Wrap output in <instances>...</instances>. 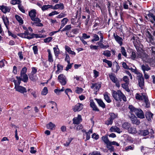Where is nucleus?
Returning <instances> with one entry per match:
<instances>
[{
	"label": "nucleus",
	"mask_w": 155,
	"mask_h": 155,
	"mask_svg": "<svg viewBox=\"0 0 155 155\" xmlns=\"http://www.w3.org/2000/svg\"><path fill=\"white\" fill-rule=\"evenodd\" d=\"M79 31V29L78 28H74L72 30L71 32H72L73 34H77L78 33Z\"/></svg>",
	"instance_id": "nucleus-61"
},
{
	"label": "nucleus",
	"mask_w": 155,
	"mask_h": 155,
	"mask_svg": "<svg viewBox=\"0 0 155 155\" xmlns=\"http://www.w3.org/2000/svg\"><path fill=\"white\" fill-rule=\"evenodd\" d=\"M0 9L4 13H6L7 12H9L10 10V8L7 6L2 5L0 6Z\"/></svg>",
	"instance_id": "nucleus-17"
},
{
	"label": "nucleus",
	"mask_w": 155,
	"mask_h": 155,
	"mask_svg": "<svg viewBox=\"0 0 155 155\" xmlns=\"http://www.w3.org/2000/svg\"><path fill=\"white\" fill-rule=\"evenodd\" d=\"M64 87H62L61 90L58 89H55L54 90V92L58 94H59L61 92L64 91Z\"/></svg>",
	"instance_id": "nucleus-52"
},
{
	"label": "nucleus",
	"mask_w": 155,
	"mask_h": 155,
	"mask_svg": "<svg viewBox=\"0 0 155 155\" xmlns=\"http://www.w3.org/2000/svg\"><path fill=\"white\" fill-rule=\"evenodd\" d=\"M16 78L18 80L17 81L15 80H13V82L15 84V87L20 86V84L21 83V81H22L21 78V77L18 76H16Z\"/></svg>",
	"instance_id": "nucleus-22"
},
{
	"label": "nucleus",
	"mask_w": 155,
	"mask_h": 155,
	"mask_svg": "<svg viewBox=\"0 0 155 155\" xmlns=\"http://www.w3.org/2000/svg\"><path fill=\"white\" fill-rule=\"evenodd\" d=\"M33 50L35 54H37L38 53V49L37 46H34L33 47Z\"/></svg>",
	"instance_id": "nucleus-59"
},
{
	"label": "nucleus",
	"mask_w": 155,
	"mask_h": 155,
	"mask_svg": "<svg viewBox=\"0 0 155 155\" xmlns=\"http://www.w3.org/2000/svg\"><path fill=\"white\" fill-rule=\"evenodd\" d=\"M122 66L124 68V69H129L130 68L129 66H127V64L125 62H123L122 63Z\"/></svg>",
	"instance_id": "nucleus-64"
},
{
	"label": "nucleus",
	"mask_w": 155,
	"mask_h": 155,
	"mask_svg": "<svg viewBox=\"0 0 155 155\" xmlns=\"http://www.w3.org/2000/svg\"><path fill=\"white\" fill-rule=\"evenodd\" d=\"M93 73L94 74V77L95 78H97L99 76V72L96 70H93Z\"/></svg>",
	"instance_id": "nucleus-62"
},
{
	"label": "nucleus",
	"mask_w": 155,
	"mask_h": 155,
	"mask_svg": "<svg viewBox=\"0 0 155 155\" xmlns=\"http://www.w3.org/2000/svg\"><path fill=\"white\" fill-rule=\"evenodd\" d=\"M128 132L131 134H136L137 131L135 128L132 127H131L127 130Z\"/></svg>",
	"instance_id": "nucleus-39"
},
{
	"label": "nucleus",
	"mask_w": 155,
	"mask_h": 155,
	"mask_svg": "<svg viewBox=\"0 0 155 155\" xmlns=\"http://www.w3.org/2000/svg\"><path fill=\"white\" fill-rule=\"evenodd\" d=\"M30 36H31V37H32V38H34L35 37L36 38H44L45 37H43V35H40L38 34H34L33 33L31 34V35H30Z\"/></svg>",
	"instance_id": "nucleus-47"
},
{
	"label": "nucleus",
	"mask_w": 155,
	"mask_h": 155,
	"mask_svg": "<svg viewBox=\"0 0 155 155\" xmlns=\"http://www.w3.org/2000/svg\"><path fill=\"white\" fill-rule=\"evenodd\" d=\"M115 143H116V144H111L110 145H107V148L109 150L110 152H111L112 151H114V147L113 146H111L112 145H115L117 146H119V144L117 143V142H116L115 141Z\"/></svg>",
	"instance_id": "nucleus-28"
},
{
	"label": "nucleus",
	"mask_w": 155,
	"mask_h": 155,
	"mask_svg": "<svg viewBox=\"0 0 155 155\" xmlns=\"http://www.w3.org/2000/svg\"><path fill=\"white\" fill-rule=\"evenodd\" d=\"M48 91L47 87H44L41 92V94L43 95H46L48 93Z\"/></svg>",
	"instance_id": "nucleus-58"
},
{
	"label": "nucleus",
	"mask_w": 155,
	"mask_h": 155,
	"mask_svg": "<svg viewBox=\"0 0 155 155\" xmlns=\"http://www.w3.org/2000/svg\"><path fill=\"white\" fill-rule=\"evenodd\" d=\"M109 94L107 92H106L104 94V98L106 101L108 103H109L111 102L109 95Z\"/></svg>",
	"instance_id": "nucleus-26"
},
{
	"label": "nucleus",
	"mask_w": 155,
	"mask_h": 155,
	"mask_svg": "<svg viewBox=\"0 0 155 155\" xmlns=\"http://www.w3.org/2000/svg\"><path fill=\"white\" fill-rule=\"evenodd\" d=\"M103 54L107 57H110L111 55L110 51L108 50L104 51Z\"/></svg>",
	"instance_id": "nucleus-44"
},
{
	"label": "nucleus",
	"mask_w": 155,
	"mask_h": 155,
	"mask_svg": "<svg viewBox=\"0 0 155 155\" xmlns=\"http://www.w3.org/2000/svg\"><path fill=\"white\" fill-rule=\"evenodd\" d=\"M64 8V5L62 3H60L59 4H56L54 6H52V9H59L61 10H63Z\"/></svg>",
	"instance_id": "nucleus-20"
},
{
	"label": "nucleus",
	"mask_w": 155,
	"mask_h": 155,
	"mask_svg": "<svg viewBox=\"0 0 155 155\" xmlns=\"http://www.w3.org/2000/svg\"><path fill=\"white\" fill-rule=\"evenodd\" d=\"M129 109L130 110V113L134 112L135 113V111L137 109V108H135L134 106L132 105H130L129 107Z\"/></svg>",
	"instance_id": "nucleus-54"
},
{
	"label": "nucleus",
	"mask_w": 155,
	"mask_h": 155,
	"mask_svg": "<svg viewBox=\"0 0 155 155\" xmlns=\"http://www.w3.org/2000/svg\"><path fill=\"white\" fill-rule=\"evenodd\" d=\"M19 77H21V78L22 81H23L24 82H27L28 80V75L26 74H20V76Z\"/></svg>",
	"instance_id": "nucleus-25"
},
{
	"label": "nucleus",
	"mask_w": 155,
	"mask_h": 155,
	"mask_svg": "<svg viewBox=\"0 0 155 155\" xmlns=\"http://www.w3.org/2000/svg\"><path fill=\"white\" fill-rule=\"evenodd\" d=\"M153 114L150 111L147 112L145 114V117L147 119L150 121L153 118Z\"/></svg>",
	"instance_id": "nucleus-23"
},
{
	"label": "nucleus",
	"mask_w": 155,
	"mask_h": 155,
	"mask_svg": "<svg viewBox=\"0 0 155 155\" xmlns=\"http://www.w3.org/2000/svg\"><path fill=\"white\" fill-rule=\"evenodd\" d=\"M47 51L48 53V61L50 62H52L54 61L50 49H48Z\"/></svg>",
	"instance_id": "nucleus-33"
},
{
	"label": "nucleus",
	"mask_w": 155,
	"mask_h": 155,
	"mask_svg": "<svg viewBox=\"0 0 155 155\" xmlns=\"http://www.w3.org/2000/svg\"><path fill=\"white\" fill-rule=\"evenodd\" d=\"M65 48L66 51L70 54L75 55V53L71 50V48L68 46L66 45L65 46Z\"/></svg>",
	"instance_id": "nucleus-32"
},
{
	"label": "nucleus",
	"mask_w": 155,
	"mask_h": 155,
	"mask_svg": "<svg viewBox=\"0 0 155 155\" xmlns=\"http://www.w3.org/2000/svg\"><path fill=\"white\" fill-rule=\"evenodd\" d=\"M90 105L91 107L92 108L93 110L97 111H99V109L97 108V107L95 105L93 100H90Z\"/></svg>",
	"instance_id": "nucleus-19"
},
{
	"label": "nucleus",
	"mask_w": 155,
	"mask_h": 155,
	"mask_svg": "<svg viewBox=\"0 0 155 155\" xmlns=\"http://www.w3.org/2000/svg\"><path fill=\"white\" fill-rule=\"evenodd\" d=\"M110 130L111 132H117L119 134L122 132V131L120 130V129L116 126H112L110 128Z\"/></svg>",
	"instance_id": "nucleus-18"
},
{
	"label": "nucleus",
	"mask_w": 155,
	"mask_h": 155,
	"mask_svg": "<svg viewBox=\"0 0 155 155\" xmlns=\"http://www.w3.org/2000/svg\"><path fill=\"white\" fill-rule=\"evenodd\" d=\"M113 36L115 40L121 46L123 44L122 41L123 40L122 38L120 37L117 35H116L115 33H114Z\"/></svg>",
	"instance_id": "nucleus-16"
},
{
	"label": "nucleus",
	"mask_w": 155,
	"mask_h": 155,
	"mask_svg": "<svg viewBox=\"0 0 155 155\" xmlns=\"http://www.w3.org/2000/svg\"><path fill=\"white\" fill-rule=\"evenodd\" d=\"M32 25L38 27H42L43 26V25L40 22H34L32 23Z\"/></svg>",
	"instance_id": "nucleus-56"
},
{
	"label": "nucleus",
	"mask_w": 155,
	"mask_h": 155,
	"mask_svg": "<svg viewBox=\"0 0 155 155\" xmlns=\"http://www.w3.org/2000/svg\"><path fill=\"white\" fill-rule=\"evenodd\" d=\"M15 89L16 91L22 94H24L27 92L26 89L25 87L21 86L15 87Z\"/></svg>",
	"instance_id": "nucleus-13"
},
{
	"label": "nucleus",
	"mask_w": 155,
	"mask_h": 155,
	"mask_svg": "<svg viewBox=\"0 0 155 155\" xmlns=\"http://www.w3.org/2000/svg\"><path fill=\"white\" fill-rule=\"evenodd\" d=\"M31 34L29 33L28 31H26L23 33H20L18 34V35L22 38H27L28 39H32V37L30 36Z\"/></svg>",
	"instance_id": "nucleus-12"
},
{
	"label": "nucleus",
	"mask_w": 155,
	"mask_h": 155,
	"mask_svg": "<svg viewBox=\"0 0 155 155\" xmlns=\"http://www.w3.org/2000/svg\"><path fill=\"white\" fill-rule=\"evenodd\" d=\"M147 96L145 95H143V93H142L140 94L139 93H137L135 95V98L136 99L139 100V101H143V99H144V97Z\"/></svg>",
	"instance_id": "nucleus-21"
},
{
	"label": "nucleus",
	"mask_w": 155,
	"mask_h": 155,
	"mask_svg": "<svg viewBox=\"0 0 155 155\" xmlns=\"http://www.w3.org/2000/svg\"><path fill=\"white\" fill-rule=\"evenodd\" d=\"M103 62L107 63L108 65V66L110 68H111L112 66V62L111 61L108 60L106 59H104L103 60Z\"/></svg>",
	"instance_id": "nucleus-48"
},
{
	"label": "nucleus",
	"mask_w": 155,
	"mask_h": 155,
	"mask_svg": "<svg viewBox=\"0 0 155 155\" xmlns=\"http://www.w3.org/2000/svg\"><path fill=\"white\" fill-rule=\"evenodd\" d=\"M92 85L91 87V88H94L96 90V91H98L101 86V82H98L95 84L92 83Z\"/></svg>",
	"instance_id": "nucleus-15"
},
{
	"label": "nucleus",
	"mask_w": 155,
	"mask_h": 155,
	"mask_svg": "<svg viewBox=\"0 0 155 155\" xmlns=\"http://www.w3.org/2000/svg\"><path fill=\"white\" fill-rule=\"evenodd\" d=\"M149 134V132L148 130H140V134L142 135L143 136H145L148 135Z\"/></svg>",
	"instance_id": "nucleus-43"
},
{
	"label": "nucleus",
	"mask_w": 155,
	"mask_h": 155,
	"mask_svg": "<svg viewBox=\"0 0 155 155\" xmlns=\"http://www.w3.org/2000/svg\"><path fill=\"white\" fill-rule=\"evenodd\" d=\"M109 77L112 81L114 83H115L116 86L117 87H119L120 84L119 81L115 76L112 74H111L109 75Z\"/></svg>",
	"instance_id": "nucleus-11"
},
{
	"label": "nucleus",
	"mask_w": 155,
	"mask_h": 155,
	"mask_svg": "<svg viewBox=\"0 0 155 155\" xmlns=\"http://www.w3.org/2000/svg\"><path fill=\"white\" fill-rule=\"evenodd\" d=\"M131 126V125L128 122L124 123L122 125V128L127 130L129 129Z\"/></svg>",
	"instance_id": "nucleus-31"
},
{
	"label": "nucleus",
	"mask_w": 155,
	"mask_h": 155,
	"mask_svg": "<svg viewBox=\"0 0 155 155\" xmlns=\"http://www.w3.org/2000/svg\"><path fill=\"white\" fill-rule=\"evenodd\" d=\"M21 3L20 0H12L11 1V3L13 5L15 4H20Z\"/></svg>",
	"instance_id": "nucleus-49"
},
{
	"label": "nucleus",
	"mask_w": 155,
	"mask_h": 155,
	"mask_svg": "<svg viewBox=\"0 0 155 155\" xmlns=\"http://www.w3.org/2000/svg\"><path fill=\"white\" fill-rule=\"evenodd\" d=\"M52 5H45L41 7L42 10L43 11L47 10L48 8H52Z\"/></svg>",
	"instance_id": "nucleus-38"
},
{
	"label": "nucleus",
	"mask_w": 155,
	"mask_h": 155,
	"mask_svg": "<svg viewBox=\"0 0 155 155\" xmlns=\"http://www.w3.org/2000/svg\"><path fill=\"white\" fill-rule=\"evenodd\" d=\"M113 120L110 118L109 117L108 119L105 121V124L107 125H111L113 122Z\"/></svg>",
	"instance_id": "nucleus-50"
},
{
	"label": "nucleus",
	"mask_w": 155,
	"mask_h": 155,
	"mask_svg": "<svg viewBox=\"0 0 155 155\" xmlns=\"http://www.w3.org/2000/svg\"><path fill=\"white\" fill-rule=\"evenodd\" d=\"M15 17L16 20L21 24H23V21L19 15H15Z\"/></svg>",
	"instance_id": "nucleus-40"
},
{
	"label": "nucleus",
	"mask_w": 155,
	"mask_h": 155,
	"mask_svg": "<svg viewBox=\"0 0 155 155\" xmlns=\"http://www.w3.org/2000/svg\"><path fill=\"white\" fill-rule=\"evenodd\" d=\"M2 18L3 20L5 25L9 24V22L8 20V19L7 17V16H5V15H3L2 17Z\"/></svg>",
	"instance_id": "nucleus-41"
},
{
	"label": "nucleus",
	"mask_w": 155,
	"mask_h": 155,
	"mask_svg": "<svg viewBox=\"0 0 155 155\" xmlns=\"http://www.w3.org/2000/svg\"><path fill=\"white\" fill-rule=\"evenodd\" d=\"M73 139L72 138H68L66 142L64 143V145L66 147L68 146Z\"/></svg>",
	"instance_id": "nucleus-51"
},
{
	"label": "nucleus",
	"mask_w": 155,
	"mask_h": 155,
	"mask_svg": "<svg viewBox=\"0 0 155 155\" xmlns=\"http://www.w3.org/2000/svg\"><path fill=\"white\" fill-rule=\"evenodd\" d=\"M144 102L146 104L145 107L147 108L149 107L150 106V104L147 96L144 97Z\"/></svg>",
	"instance_id": "nucleus-34"
},
{
	"label": "nucleus",
	"mask_w": 155,
	"mask_h": 155,
	"mask_svg": "<svg viewBox=\"0 0 155 155\" xmlns=\"http://www.w3.org/2000/svg\"><path fill=\"white\" fill-rule=\"evenodd\" d=\"M93 37L94 38L91 41L92 42H94V41H97L99 40V38L97 35L96 34H93Z\"/></svg>",
	"instance_id": "nucleus-46"
},
{
	"label": "nucleus",
	"mask_w": 155,
	"mask_h": 155,
	"mask_svg": "<svg viewBox=\"0 0 155 155\" xmlns=\"http://www.w3.org/2000/svg\"><path fill=\"white\" fill-rule=\"evenodd\" d=\"M52 38L51 37H49L45 38L44 41V42L45 43L49 42L52 40Z\"/></svg>",
	"instance_id": "nucleus-63"
},
{
	"label": "nucleus",
	"mask_w": 155,
	"mask_h": 155,
	"mask_svg": "<svg viewBox=\"0 0 155 155\" xmlns=\"http://www.w3.org/2000/svg\"><path fill=\"white\" fill-rule=\"evenodd\" d=\"M130 58L133 60H134L136 58H138L135 51H130Z\"/></svg>",
	"instance_id": "nucleus-37"
},
{
	"label": "nucleus",
	"mask_w": 155,
	"mask_h": 155,
	"mask_svg": "<svg viewBox=\"0 0 155 155\" xmlns=\"http://www.w3.org/2000/svg\"><path fill=\"white\" fill-rule=\"evenodd\" d=\"M83 106L82 104L78 103L73 107L72 109L74 112L80 111L83 109Z\"/></svg>",
	"instance_id": "nucleus-9"
},
{
	"label": "nucleus",
	"mask_w": 155,
	"mask_h": 155,
	"mask_svg": "<svg viewBox=\"0 0 155 155\" xmlns=\"http://www.w3.org/2000/svg\"><path fill=\"white\" fill-rule=\"evenodd\" d=\"M120 51L123 55L125 57L127 58V54L126 52V51L124 47H121Z\"/></svg>",
	"instance_id": "nucleus-42"
},
{
	"label": "nucleus",
	"mask_w": 155,
	"mask_h": 155,
	"mask_svg": "<svg viewBox=\"0 0 155 155\" xmlns=\"http://www.w3.org/2000/svg\"><path fill=\"white\" fill-rule=\"evenodd\" d=\"M68 19L66 18H63L61 21V26L60 29H61L67 23Z\"/></svg>",
	"instance_id": "nucleus-29"
},
{
	"label": "nucleus",
	"mask_w": 155,
	"mask_h": 155,
	"mask_svg": "<svg viewBox=\"0 0 155 155\" xmlns=\"http://www.w3.org/2000/svg\"><path fill=\"white\" fill-rule=\"evenodd\" d=\"M102 140L107 145H110L111 144H116L115 143V141H113L112 142H110V141L108 139L107 136H104L101 137Z\"/></svg>",
	"instance_id": "nucleus-14"
},
{
	"label": "nucleus",
	"mask_w": 155,
	"mask_h": 155,
	"mask_svg": "<svg viewBox=\"0 0 155 155\" xmlns=\"http://www.w3.org/2000/svg\"><path fill=\"white\" fill-rule=\"evenodd\" d=\"M83 91V89L81 87H77L75 90V92L78 94H81Z\"/></svg>",
	"instance_id": "nucleus-53"
},
{
	"label": "nucleus",
	"mask_w": 155,
	"mask_h": 155,
	"mask_svg": "<svg viewBox=\"0 0 155 155\" xmlns=\"http://www.w3.org/2000/svg\"><path fill=\"white\" fill-rule=\"evenodd\" d=\"M141 68L144 73H145L146 71H148L150 70V68L147 65H142L141 66Z\"/></svg>",
	"instance_id": "nucleus-36"
},
{
	"label": "nucleus",
	"mask_w": 155,
	"mask_h": 155,
	"mask_svg": "<svg viewBox=\"0 0 155 155\" xmlns=\"http://www.w3.org/2000/svg\"><path fill=\"white\" fill-rule=\"evenodd\" d=\"M135 114L137 117L140 119L145 118V115L142 110L140 108H137L135 111Z\"/></svg>",
	"instance_id": "nucleus-8"
},
{
	"label": "nucleus",
	"mask_w": 155,
	"mask_h": 155,
	"mask_svg": "<svg viewBox=\"0 0 155 155\" xmlns=\"http://www.w3.org/2000/svg\"><path fill=\"white\" fill-rule=\"evenodd\" d=\"M110 117L109 118L112 120H113L114 119L116 118L117 116V114H115L113 113H110L109 114Z\"/></svg>",
	"instance_id": "nucleus-45"
},
{
	"label": "nucleus",
	"mask_w": 155,
	"mask_h": 155,
	"mask_svg": "<svg viewBox=\"0 0 155 155\" xmlns=\"http://www.w3.org/2000/svg\"><path fill=\"white\" fill-rule=\"evenodd\" d=\"M138 58H141L143 61L146 62H150L152 61L151 59L149 58V56L144 52H142L138 54Z\"/></svg>",
	"instance_id": "nucleus-3"
},
{
	"label": "nucleus",
	"mask_w": 155,
	"mask_h": 155,
	"mask_svg": "<svg viewBox=\"0 0 155 155\" xmlns=\"http://www.w3.org/2000/svg\"><path fill=\"white\" fill-rule=\"evenodd\" d=\"M112 96L114 99L118 102H121L122 100L124 102L127 101L125 96L120 90L117 91H113Z\"/></svg>",
	"instance_id": "nucleus-1"
},
{
	"label": "nucleus",
	"mask_w": 155,
	"mask_h": 155,
	"mask_svg": "<svg viewBox=\"0 0 155 155\" xmlns=\"http://www.w3.org/2000/svg\"><path fill=\"white\" fill-rule=\"evenodd\" d=\"M82 119L81 115L78 114L77 117H74L72 120L73 124L78 125L82 122Z\"/></svg>",
	"instance_id": "nucleus-10"
},
{
	"label": "nucleus",
	"mask_w": 155,
	"mask_h": 155,
	"mask_svg": "<svg viewBox=\"0 0 155 155\" xmlns=\"http://www.w3.org/2000/svg\"><path fill=\"white\" fill-rule=\"evenodd\" d=\"M139 78L138 79V84L139 87L141 89H143L144 88V79L142 77V74L139 73L138 74Z\"/></svg>",
	"instance_id": "nucleus-7"
},
{
	"label": "nucleus",
	"mask_w": 155,
	"mask_h": 155,
	"mask_svg": "<svg viewBox=\"0 0 155 155\" xmlns=\"http://www.w3.org/2000/svg\"><path fill=\"white\" fill-rule=\"evenodd\" d=\"M146 35L149 39V42L153 44L154 38L155 37V31H152L150 29H147L146 31Z\"/></svg>",
	"instance_id": "nucleus-2"
},
{
	"label": "nucleus",
	"mask_w": 155,
	"mask_h": 155,
	"mask_svg": "<svg viewBox=\"0 0 155 155\" xmlns=\"http://www.w3.org/2000/svg\"><path fill=\"white\" fill-rule=\"evenodd\" d=\"M54 53L56 57H58L60 54V50L58 47V46L57 45L56 46L53 48Z\"/></svg>",
	"instance_id": "nucleus-30"
},
{
	"label": "nucleus",
	"mask_w": 155,
	"mask_h": 155,
	"mask_svg": "<svg viewBox=\"0 0 155 155\" xmlns=\"http://www.w3.org/2000/svg\"><path fill=\"white\" fill-rule=\"evenodd\" d=\"M29 78L32 81H35L36 79L34 77V74H33L30 73L28 75Z\"/></svg>",
	"instance_id": "nucleus-57"
},
{
	"label": "nucleus",
	"mask_w": 155,
	"mask_h": 155,
	"mask_svg": "<svg viewBox=\"0 0 155 155\" xmlns=\"http://www.w3.org/2000/svg\"><path fill=\"white\" fill-rule=\"evenodd\" d=\"M55 124L52 123L51 122H50L46 125L47 128L51 130H53L54 128L55 127Z\"/></svg>",
	"instance_id": "nucleus-35"
},
{
	"label": "nucleus",
	"mask_w": 155,
	"mask_h": 155,
	"mask_svg": "<svg viewBox=\"0 0 155 155\" xmlns=\"http://www.w3.org/2000/svg\"><path fill=\"white\" fill-rule=\"evenodd\" d=\"M129 117L132 124L137 126L140 124V120L134 114H131L130 115H129Z\"/></svg>",
	"instance_id": "nucleus-4"
},
{
	"label": "nucleus",
	"mask_w": 155,
	"mask_h": 155,
	"mask_svg": "<svg viewBox=\"0 0 155 155\" xmlns=\"http://www.w3.org/2000/svg\"><path fill=\"white\" fill-rule=\"evenodd\" d=\"M18 7L19 10L22 13H25V11L24 9V8L21 4L18 5Z\"/></svg>",
	"instance_id": "nucleus-55"
},
{
	"label": "nucleus",
	"mask_w": 155,
	"mask_h": 155,
	"mask_svg": "<svg viewBox=\"0 0 155 155\" xmlns=\"http://www.w3.org/2000/svg\"><path fill=\"white\" fill-rule=\"evenodd\" d=\"M36 11L35 9H32L29 12V15L30 16L31 19L34 17H35L36 16Z\"/></svg>",
	"instance_id": "nucleus-24"
},
{
	"label": "nucleus",
	"mask_w": 155,
	"mask_h": 155,
	"mask_svg": "<svg viewBox=\"0 0 155 155\" xmlns=\"http://www.w3.org/2000/svg\"><path fill=\"white\" fill-rule=\"evenodd\" d=\"M27 71V68L26 67H23L21 71L20 74H26Z\"/></svg>",
	"instance_id": "nucleus-60"
},
{
	"label": "nucleus",
	"mask_w": 155,
	"mask_h": 155,
	"mask_svg": "<svg viewBox=\"0 0 155 155\" xmlns=\"http://www.w3.org/2000/svg\"><path fill=\"white\" fill-rule=\"evenodd\" d=\"M58 79L62 85H65L67 83V79L65 76L63 74L59 75L58 76Z\"/></svg>",
	"instance_id": "nucleus-6"
},
{
	"label": "nucleus",
	"mask_w": 155,
	"mask_h": 155,
	"mask_svg": "<svg viewBox=\"0 0 155 155\" xmlns=\"http://www.w3.org/2000/svg\"><path fill=\"white\" fill-rule=\"evenodd\" d=\"M95 100L96 101L99 105L103 108H104L105 107V105L103 101L101 99H97L95 98Z\"/></svg>",
	"instance_id": "nucleus-27"
},
{
	"label": "nucleus",
	"mask_w": 155,
	"mask_h": 155,
	"mask_svg": "<svg viewBox=\"0 0 155 155\" xmlns=\"http://www.w3.org/2000/svg\"><path fill=\"white\" fill-rule=\"evenodd\" d=\"M147 15L150 21L152 23H154L155 21V10H152L149 11Z\"/></svg>",
	"instance_id": "nucleus-5"
}]
</instances>
